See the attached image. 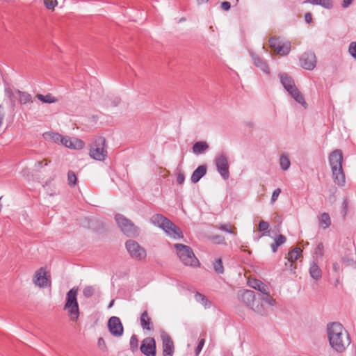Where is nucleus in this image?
Here are the masks:
<instances>
[{
    "label": "nucleus",
    "mask_w": 356,
    "mask_h": 356,
    "mask_svg": "<svg viewBox=\"0 0 356 356\" xmlns=\"http://www.w3.org/2000/svg\"><path fill=\"white\" fill-rule=\"evenodd\" d=\"M326 334L330 347L338 353H343L351 343L348 332L339 322L327 323Z\"/></svg>",
    "instance_id": "f257e3e1"
},
{
    "label": "nucleus",
    "mask_w": 356,
    "mask_h": 356,
    "mask_svg": "<svg viewBox=\"0 0 356 356\" xmlns=\"http://www.w3.org/2000/svg\"><path fill=\"white\" fill-rule=\"evenodd\" d=\"M343 159V153L341 149L332 151L328 156L332 179L334 182L339 186H343L346 182L345 174L342 167Z\"/></svg>",
    "instance_id": "f03ea898"
},
{
    "label": "nucleus",
    "mask_w": 356,
    "mask_h": 356,
    "mask_svg": "<svg viewBox=\"0 0 356 356\" xmlns=\"http://www.w3.org/2000/svg\"><path fill=\"white\" fill-rule=\"evenodd\" d=\"M150 222L154 225L162 229L171 238L175 239L183 238L181 229L162 214L156 213L153 215L150 218Z\"/></svg>",
    "instance_id": "7ed1b4c3"
},
{
    "label": "nucleus",
    "mask_w": 356,
    "mask_h": 356,
    "mask_svg": "<svg viewBox=\"0 0 356 356\" xmlns=\"http://www.w3.org/2000/svg\"><path fill=\"white\" fill-rule=\"evenodd\" d=\"M174 248L176 250L178 257L184 265L191 267L200 266L199 260L195 257L191 247L181 243H175Z\"/></svg>",
    "instance_id": "20e7f679"
},
{
    "label": "nucleus",
    "mask_w": 356,
    "mask_h": 356,
    "mask_svg": "<svg viewBox=\"0 0 356 356\" xmlns=\"http://www.w3.org/2000/svg\"><path fill=\"white\" fill-rule=\"evenodd\" d=\"M106 139L102 136H96L90 144V156L99 161H103L107 157Z\"/></svg>",
    "instance_id": "39448f33"
},
{
    "label": "nucleus",
    "mask_w": 356,
    "mask_h": 356,
    "mask_svg": "<svg viewBox=\"0 0 356 356\" xmlns=\"http://www.w3.org/2000/svg\"><path fill=\"white\" fill-rule=\"evenodd\" d=\"M78 291L77 287H73L67 293L66 302L64 306V309L67 312L70 319L73 321H76L79 316V308L76 298Z\"/></svg>",
    "instance_id": "423d86ee"
},
{
    "label": "nucleus",
    "mask_w": 356,
    "mask_h": 356,
    "mask_svg": "<svg viewBox=\"0 0 356 356\" xmlns=\"http://www.w3.org/2000/svg\"><path fill=\"white\" fill-rule=\"evenodd\" d=\"M280 81L289 95L299 104L306 105L303 95L296 88L293 79L286 73H280Z\"/></svg>",
    "instance_id": "0eeeda50"
},
{
    "label": "nucleus",
    "mask_w": 356,
    "mask_h": 356,
    "mask_svg": "<svg viewBox=\"0 0 356 356\" xmlns=\"http://www.w3.org/2000/svg\"><path fill=\"white\" fill-rule=\"evenodd\" d=\"M238 298L254 312L260 314H265V308L262 303L255 300L256 296L253 291L248 289L240 291L238 293Z\"/></svg>",
    "instance_id": "6e6552de"
},
{
    "label": "nucleus",
    "mask_w": 356,
    "mask_h": 356,
    "mask_svg": "<svg viewBox=\"0 0 356 356\" xmlns=\"http://www.w3.org/2000/svg\"><path fill=\"white\" fill-rule=\"evenodd\" d=\"M115 219L121 231L129 237H134L138 234V229L129 219L121 214L115 215Z\"/></svg>",
    "instance_id": "1a4fd4ad"
},
{
    "label": "nucleus",
    "mask_w": 356,
    "mask_h": 356,
    "mask_svg": "<svg viewBox=\"0 0 356 356\" xmlns=\"http://www.w3.org/2000/svg\"><path fill=\"white\" fill-rule=\"evenodd\" d=\"M32 280L33 284L39 288H46L51 286L50 275L43 267L35 272Z\"/></svg>",
    "instance_id": "9d476101"
},
{
    "label": "nucleus",
    "mask_w": 356,
    "mask_h": 356,
    "mask_svg": "<svg viewBox=\"0 0 356 356\" xmlns=\"http://www.w3.org/2000/svg\"><path fill=\"white\" fill-rule=\"evenodd\" d=\"M125 246L130 256L135 259L142 260L146 257L145 250L138 242L134 240H128Z\"/></svg>",
    "instance_id": "9b49d317"
},
{
    "label": "nucleus",
    "mask_w": 356,
    "mask_h": 356,
    "mask_svg": "<svg viewBox=\"0 0 356 356\" xmlns=\"http://www.w3.org/2000/svg\"><path fill=\"white\" fill-rule=\"evenodd\" d=\"M270 47L277 54L286 56L289 54L291 51V42L289 41L282 42L279 38L272 37L269 39Z\"/></svg>",
    "instance_id": "f8f14e48"
},
{
    "label": "nucleus",
    "mask_w": 356,
    "mask_h": 356,
    "mask_svg": "<svg viewBox=\"0 0 356 356\" xmlns=\"http://www.w3.org/2000/svg\"><path fill=\"white\" fill-rule=\"evenodd\" d=\"M108 328L110 333L115 337L123 335L124 327L120 318L112 316L108 321Z\"/></svg>",
    "instance_id": "ddd939ff"
},
{
    "label": "nucleus",
    "mask_w": 356,
    "mask_h": 356,
    "mask_svg": "<svg viewBox=\"0 0 356 356\" xmlns=\"http://www.w3.org/2000/svg\"><path fill=\"white\" fill-rule=\"evenodd\" d=\"M140 350L145 356H156V341L153 337H146L142 342Z\"/></svg>",
    "instance_id": "4468645a"
},
{
    "label": "nucleus",
    "mask_w": 356,
    "mask_h": 356,
    "mask_svg": "<svg viewBox=\"0 0 356 356\" xmlns=\"http://www.w3.org/2000/svg\"><path fill=\"white\" fill-rule=\"evenodd\" d=\"M216 166L219 174L224 179H228L229 176V163L227 158L225 154H219L216 158Z\"/></svg>",
    "instance_id": "2eb2a0df"
},
{
    "label": "nucleus",
    "mask_w": 356,
    "mask_h": 356,
    "mask_svg": "<svg viewBox=\"0 0 356 356\" xmlns=\"http://www.w3.org/2000/svg\"><path fill=\"white\" fill-rule=\"evenodd\" d=\"M300 62L304 69L312 70L316 65V56L313 52H305L300 57Z\"/></svg>",
    "instance_id": "dca6fc26"
},
{
    "label": "nucleus",
    "mask_w": 356,
    "mask_h": 356,
    "mask_svg": "<svg viewBox=\"0 0 356 356\" xmlns=\"http://www.w3.org/2000/svg\"><path fill=\"white\" fill-rule=\"evenodd\" d=\"M162 349L163 356H172L175 351L173 341L166 333L161 334Z\"/></svg>",
    "instance_id": "f3484780"
},
{
    "label": "nucleus",
    "mask_w": 356,
    "mask_h": 356,
    "mask_svg": "<svg viewBox=\"0 0 356 356\" xmlns=\"http://www.w3.org/2000/svg\"><path fill=\"white\" fill-rule=\"evenodd\" d=\"M62 144L65 147L74 149H81L84 147V143L78 138L64 136Z\"/></svg>",
    "instance_id": "a211bd4d"
},
{
    "label": "nucleus",
    "mask_w": 356,
    "mask_h": 356,
    "mask_svg": "<svg viewBox=\"0 0 356 356\" xmlns=\"http://www.w3.org/2000/svg\"><path fill=\"white\" fill-rule=\"evenodd\" d=\"M248 284L252 289L260 291L261 293L268 292L270 290L268 286L259 280L250 278L248 280Z\"/></svg>",
    "instance_id": "6ab92c4d"
},
{
    "label": "nucleus",
    "mask_w": 356,
    "mask_h": 356,
    "mask_svg": "<svg viewBox=\"0 0 356 356\" xmlns=\"http://www.w3.org/2000/svg\"><path fill=\"white\" fill-rule=\"evenodd\" d=\"M252 58L254 62V64L259 68H260L261 70H262L266 74H270V69L267 64V63L260 56L255 54H252Z\"/></svg>",
    "instance_id": "aec40b11"
},
{
    "label": "nucleus",
    "mask_w": 356,
    "mask_h": 356,
    "mask_svg": "<svg viewBox=\"0 0 356 356\" xmlns=\"http://www.w3.org/2000/svg\"><path fill=\"white\" fill-rule=\"evenodd\" d=\"M207 173V167L206 165H200L193 172L191 179V181L194 184L199 181V180Z\"/></svg>",
    "instance_id": "412c9836"
},
{
    "label": "nucleus",
    "mask_w": 356,
    "mask_h": 356,
    "mask_svg": "<svg viewBox=\"0 0 356 356\" xmlns=\"http://www.w3.org/2000/svg\"><path fill=\"white\" fill-rule=\"evenodd\" d=\"M309 274L310 276L316 280H319L322 276V271L321 268H319L318 264L314 261L310 264Z\"/></svg>",
    "instance_id": "4be33fe9"
},
{
    "label": "nucleus",
    "mask_w": 356,
    "mask_h": 356,
    "mask_svg": "<svg viewBox=\"0 0 356 356\" xmlns=\"http://www.w3.org/2000/svg\"><path fill=\"white\" fill-rule=\"evenodd\" d=\"M43 136L46 140H50V141L56 143H62L63 139L64 137L58 133H54V132H51V131L45 132L43 134Z\"/></svg>",
    "instance_id": "5701e85b"
},
{
    "label": "nucleus",
    "mask_w": 356,
    "mask_h": 356,
    "mask_svg": "<svg viewBox=\"0 0 356 356\" xmlns=\"http://www.w3.org/2000/svg\"><path fill=\"white\" fill-rule=\"evenodd\" d=\"M318 222L320 227L325 229L328 228L331 225V219L330 215L327 213H323L318 216Z\"/></svg>",
    "instance_id": "b1692460"
},
{
    "label": "nucleus",
    "mask_w": 356,
    "mask_h": 356,
    "mask_svg": "<svg viewBox=\"0 0 356 356\" xmlns=\"http://www.w3.org/2000/svg\"><path fill=\"white\" fill-rule=\"evenodd\" d=\"M304 3H309L313 5H319L324 8L331 9L333 7L332 0H306Z\"/></svg>",
    "instance_id": "393cba45"
},
{
    "label": "nucleus",
    "mask_w": 356,
    "mask_h": 356,
    "mask_svg": "<svg viewBox=\"0 0 356 356\" xmlns=\"http://www.w3.org/2000/svg\"><path fill=\"white\" fill-rule=\"evenodd\" d=\"M15 92L17 95L19 101L21 104H26L32 102V96L29 93L21 91L19 90H16Z\"/></svg>",
    "instance_id": "a878e982"
},
{
    "label": "nucleus",
    "mask_w": 356,
    "mask_h": 356,
    "mask_svg": "<svg viewBox=\"0 0 356 356\" xmlns=\"http://www.w3.org/2000/svg\"><path fill=\"white\" fill-rule=\"evenodd\" d=\"M209 148L208 144L204 141L196 142L193 146V152L195 154H200Z\"/></svg>",
    "instance_id": "bb28decb"
},
{
    "label": "nucleus",
    "mask_w": 356,
    "mask_h": 356,
    "mask_svg": "<svg viewBox=\"0 0 356 356\" xmlns=\"http://www.w3.org/2000/svg\"><path fill=\"white\" fill-rule=\"evenodd\" d=\"M259 299L260 301L265 302L270 306H275L277 303L275 299H274L270 294V290H268V292L261 293L259 296Z\"/></svg>",
    "instance_id": "cd10ccee"
},
{
    "label": "nucleus",
    "mask_w": 356,
    "mask_h": 356,
    "mask_svg": "<svg viewBox=\"0 0 356 356\" xmlns=\"http://www.w3.org/2000/svg\"><path fill=\"white\" fill-rule=\"evenodd\" d=\"M140 325L143 327V330H150L152 329L150 325H151V320L150 318L148 316L147 312L145 311L140 316Z\"/></svg>",
    "instance_id": "c85d7f7f"
},
{
    "label": "nucleus",
    "mask_w": 356,
    "mask_h": 356,
    "mask_svg": "<svg viewBox=\"0 0 356 356\" xmlns=\"http://www.w3.org/2000/svg\"><path fill=\"white\" fill-rule=\"evenodd\" d=\"M302 250L301 248L296 247L291 250L288 254V260L290 262L297 261L301 256Z\"/></svg>",
    "instance_id": "c756f323"
},
{
    "label": "nucleus",
    "mask_w": 356,
    "mask_h": 356,
    "mask_svg": "<svg viewBox=\"0 0 356 356\" xmlns=\"http://www.w3.org/2000/svg\"><path fill=\"white\" fill-rule=\"evenodd\" d=\"M195 299L197 302L201 303L205 308H209L211 306V302L207 298L199 292H197L195 294Z\"/></svg>",
    "instance_id": "7c9ffc66"
},
{
    "label": "nucleus",
    "mask_w": 356,
    "mask_h": 356,
    "mask_svg": "<svg viewBox=\"0 0 356 356\" xmlns=\"http://www.w3.org/2000/svg\"><path fill=\"white\" fill-rule=\"evenodd\" d=\"M36 97L43 103H55L57 102V99L54 97L51 94H47L46 95H43L42 94H37Z\"/></svg>",
    "instance_id": "2f4dec72"
},
{
    "label": "nucleus",
    "mask_w": 356,
    "mask_h": 356,
    "mask_svg": "<svg viewBox=\"0 0 356 356\" xmlns=\"http://www.w3.org/2000/svg\"><path fill=\"white\" fill-rule=\"evenodd\" d=\"M280 165L283 170H287L291 165V162L287 155L282 154L280 158Z\"/></svg>",
    "instance_id": "473e14b6"
},
{
    "label": "nucleus",
    "mask_w": 356,
    "mask_h": 356,
    "mask_svg": "<svg viewBox=\"0 0 356 356\" xmlns=\"http://www.w3.org/2000/svg\"><path fill=\"white\" fill-rule=\"evenodd\" d=\"M269 224L268 222L265 220H261L258 225V229L259 232H263L264 233L261 236H269Z\"/></svg>",
    "instance_id": "72a5a7b5"
},
{
    "label": "nucleus",
    "mask_w": 356,
    "mask_h": 356,
    "mask_svg": "<svg viewBox=\"0 0 356 356\" xmlns=\"http://www.w3.org/2000/svg\"><path fill=\"white\" fill-rule=\"evenodd\" d=\"M213 269L216 273L222 274L224 273V267L221 259H216L213 263Z\"/></svg>",
    "instance_id": "f704fd0d"
},
{
    "label": "nucleus",
    "mask_w": 356,
    "mask_h": 356,
    "mask_svg": "<svg viewBox=\"0 0 356 356\" xmlns=\"http://www.w3.org/2000/svg\"><path fill=\"white\" fill-rule=\"evenodd\" d=\"M130 350L134 353L138 350V339L136 334H133L130 338L129 341Z\"/></svg>",
    "instance_id": "c9c22d12"
},
{
    "label": "nucleus",
    "mask_w": 356,
    "mask_h": 356,
    "mask_svg": "<svg viewBox=\"0 0 356 356\" xmlns=\"http://www.w3.org/2000/svg\"><path fill=\"white\" fill-rule=\"evenodd\" d=\"M95 289L92 286H86L83 290V294L86 298H90L95 293Z\"/></svg>",
    "instance_id": "e433bc0d"
},
{
    "label": "nucleus",
    "mask_w": 356,
    "mask_h": 356,
    "mask_svg": "<svg viewBox=\"0 0 356 356\" xmlns=\"http://www.w3.org/2000/svg\"><path fill=\"white\" fill-rule=\"evenodd\" d=\"M67 180L69 185L74 186L76 184V176L72 171H69L67 174Z\"/></svg>",
    "instance_id": "4c0bfd02"
},
{
    "label": "nucleus",
    "mask_w": 356,
    "mask_h": 356,
    "mask_svg": "<svg viewBox=\"0 0 356 356\" xmlns=\"http://www.w3.org/2000/svg\"><path fill=\"white\" fill-rule=\"evenodd\" d=\"M217 227L222 230V231H224V232H226L227 233H230V234H234L233 232H232V226L229 223H227V224H220L217 226Z\"/></svg>",
    "instance_id": "58836bf2"
},
{
    "label": "nucleus",
    "mask_w": 356,
    "mask_h": 356,
    "mask_svg": "<svg viewBox=\"0 0 356 356\" xmlns=\"http://www.w3.org/2000/svg\"><path fill=\"white\" fill-rule=\"evenodd\" d=\"M46 8L49 10H54L58 5L57 0H44Z\"/></svg>",
    "instance_id": "ea45409f"
},
{
    "label": "nucleus",
    "mask_w": 356,
    "mask_h": 356,
    "mask_svg": "<svg viewBox=\"0 0 356 356\" xmlns=\"http://www.w3.org/2000/svg\"><path fill=\"white\" fill-rule=\"evenodd\" d=\"M5 94L6 95V97L9 98L10 102H15V92L13 91L12 89H10V88H6L5 89Z\"/></svg>",
    "instance_id": "a19ab883"
},
{
    "label": "nucleus",
    "mask_w": 356,
    "mask_h": 356,
    "mask_svg": "<svg viewBox=\"0 0 356 356\" xmlns=\"http://www.w3.org/2000/svg\"><path fill=\"white\" fill-rule=\"evenodd\" d=\"M350 54L355 58H356V42H352L348 48Z\"/></svg>",
    "instance_id": "79ce46f5"
},
{
    "label": "nucleus",
    "mask_w": 356,
    "mask_h": 356,
    "mask_svg": "<svg viewBox=\"0 0 356 356\" xmlns=\"http://www.w3.org/2000/svg\"><path fill=\"white\" fill-rule=\"evenodd\" d=\"M286 241V238L282 235L280 234L275 238V243H276L279 246L283 245Z\"/></svg>",
    "instance_id": "37998d69"
},
{
    "label": "nucleus",
    "mask_w": 356,
    "mask_h": 356,
    "mask_svg": "<svg viewBox=\"0 0 356 356\" xmlns=\"http://www.w3.org/2000/svg\"><path fill=\"white\" fill-rule=\"evenodd\" d=\"M323 245L322 243H320L316 248H315V254L321 257L323 255Z\"/></svg>",
    "instance_id": "c03bdc74"
},
{
    "label": "nucleus",
    "mask_w": 356,
    "mask_h": 356,
    "mask_svg": "<svg viewBox=\"0 0 356 356\" xmlns=\"http://www.w3.org/2000/svg\"><path fill=\"white\" fill-rule=\"evenodd\" d=\"M98 347L103 351H106L107 350V346L104 339L102 337L98 339L97 341Z\"/></svg>",
    "instance_id": "a18cd8bd"
},
{
    "label": "nucleus",
    "mask_w": 356,
    "mask_h": 356,
    "mask_svg": "<svg viewBox=\"0 0 356 356\" xmlns=\"http://www.w3.org/2000/svg\"><path fill=\"white\" fill-rule=\"evenodd\" d=\"M281 193L280 188L275 189L272 194L270 202L271 204H273L278 198L280 194Z\"/></svg>",
    "instance_id": "49530a36"
},
{
    "label": "nucleus",
    "mask_w": 356,
    "mask_h": 356,
    "mask_svg": "<svg viewBox=\"0 0 356 356\" xmlns=\"http://www.w3.org/2000/svg\"><path fill=\"white\" fill-rule=\"evenodd\" d=\"M204 342H205V340L204 339H201L199 341V343H198V345H197V348L195 349V353L197 355H198L201 352V350H202V348H203V346L204 345Z\"/></svg>",
    "instance_id": "de8ad7c7"
},
{
    "label": "nucleus",
    "mask_w": 356,
    "mask_h": 356,
    "mask_svg": "<svg viewBox=\"0 0 356 356\" xmlns=\"http://www.w3.org/2000/svg\"><path fill=\"white\" fill-rule=\"evenodd\" d=\"M185 180V176L183 173H179L177 177V182L179 184H182Z\"/></svg>",
    "instance_id": "09e8293b"
},
{
    "label": "nucleus",
    "mask_w": 356,
    "mask_h": 356,
    "mask_svg": "<svg viewBox=\"0 0 356 356\" xmlns=\"http://www.w3.org/2000/svg\"><path fill=\"white\" fill-rule=\"evenodd\" d=\"M47 164H48V161L44 159V160H43L42 161L36 162L35 164V167L36 168H41L43 165H47Z\"/></svg>",
    "instance_id": "8fccbe9b"
},
{
    "label": "nucleus",
    "mask_w": 356,
    "mask_h": 356,
    "mask_svg": "<svg viewBox=\"0 0 356 356\" xmlns=\"http://www.w3.org/2000/svg\"><path fill=\"white\" fill-rule=\"evenodd\" d=\"M230 7H231L230 3L228 1H224L221 4V8L224 10H229L230 9Z\"/></svg>",
    "instance_id": "3c124183"
},
{
    "label": "nucleus",
    "mask_w": 356,
    "mask_h": 356,
    "mask_svg": "<svg viewBox=\"0 0 356 356\" xmlns=\"http://www.w3.org/2000/svg\"><path fill=\"white\" fill-rule=\"evenodd\" d=\"M305 20L307 23H310L312 20V14L310 13H307L305 15Z\"/></svg>",
    "instance_id": "603ef678"
},
{
    "label": "nucleus",
    "mask_w": 356,
    "mask_h": 356,
    "mask_svg": "<svg viewBox=\"0 0 356 356\" xmlns=\"http://www.w3.org/2000/svg\"><path fill=\"white\" fill-rule=\"evenodd\" d=\"M333 270L336 273H338L340 270V266L337 262H334L332 264Z\"/></svg>",
    "instance_id": "864d4df0"
},
{
    "label": "nucleus",
    "mask_w": 356,
    "mask_h": 356,
    "mask_svg": "<svg viewBox=\"0 0 356 356\" xmlns=\"http://www.w3.org/2000/svg\"><path fill=\"white\" fill-rule=\"evenodd\" d=\"M352 1L353 0H343L342 3L343 7L347 8L348 6H349V5L351 4Z\"/></svg>",
    "instance_id": "5fc2aeb1"
},
{
    "label": "nucleus",
    "mask_w": 356,
    "mask_h": 356,
    "mask_svg": "<svg viewBox=\"0 0 356 356\" xmlns=\"http://www.w3.org/2000/svg\"><path fill=\"white\" fill-rule=\"evenodd\" d=\"M279 247L280 246L275 242L271 244V249L273 252H276Z\"/></svg>",
    "instance_id": "6e6d98bb"
},
{
    "label": "nucleus",
    "mask_w": 356,
    "mask_h": 356,
    "mask_svg": "<svg viewBox=\"0 0 356 356\" xmlns=\"http://www.w3.org/2000/svg\"><path fill=\"white\" fill-rule=\"evenodd\" d=\"M197 3L201 4L204 3H207L209 0H196Z\"/></svg>",
    "instance_id": "4d7b16f0"
},
{
    "label": "nucleus",
    "mask_w": 356,
    "mask_h": 356,
    "mask_svg": "<svg viewBox=\"0 0 356 356\" xmlns=\"http://www.w3.org/2000/svg\"><path fill=\"white\" fill-rule=\"evenodd\" d=\"M113 303H114V300H112V301L109 303V305H108V308L112 307H113Z\"/></svg>",
    "instance_id": "13d9d810"
}]
</instances>
